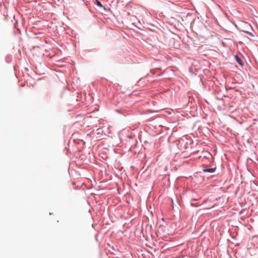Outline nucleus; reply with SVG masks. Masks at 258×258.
Wrapping results in <instances>:
<instances>
[{
	"mask_svg": "<svg viewBox=\"0 0 258 258\" xmlns=\"http://www.w3.org/2000/svg\"><path fill=\"white\" fill-rule=\"evenodd\" d=\"M216 167L210 168H204L203 171L204 172L213 173L216 171Z\"/></svg>",
	"mask_w": 258,
	"mask_h": 258,
	"instance_id": "f257e3e1",
	"label": "nucleus"
},
{
	"mask_svg": "<svg viewBox=\"0 0 258 258\" xmlns=\"http://www.w3.org/2000/svg\"><path fill=\"white\" fill-rule=\"evenodd\" d=\"M235 58L236 61V62L240 66H243V62L242 60L241 59V58L239 57L238 55H235Z\"/></svg>",
	"mask_w": 258,
	"mask_h": 258,
	"instance_id": "f03ea898",
	"label": "nucleus"
},
{
	"mask_svg": "<svg viewBox=\"0 0 258 258\" xmlns=\"http://www.w3.org/2000/svg\"><path fill=\"white\" fill-rule=\"evenodd\" d=\"M150 72L153 74V75L155 76L156 77L161 75V73L159 72V70H152L150 71Z\"/></svg>",
	"mask_w": 258,
	"mask_h": 258,
	"instance_id": "7ed1b4c3",
	"label": "nucleus"
},
{
	"mask_svg": "<svg viewBox=\"0 0 258 258\" xmlns=\"http://www.w3.org/2000/svg\"><path fill=\"white\" fill-rule=\"evenodd\" d=\"M94 3L99 7H100V8H103L104 7L103 6V5H102L101 3L99 1H98V0H95V2Z\"/></svg>",
	"mask_w": 258,
	"mask_h": 258,
	"instance_id": "20e7f679",
	"label": "nucleus"
},
{
	"mask_svg": "<svg viewBox=\"0 0 258 258\" xmlns=\"http://www.w3.org/2000/svg\"><path fill=\"white\" fill-rule=\"evenodd\" d=\"M245 33H246V34L249 35L250 36H253L251 32H250L245 31Z\"/></svg>",
	"mask_w": 258,
	"mask_h": 258,
	"instance_id": "39448f33",
	"label": "nucleus"
},
{
	"mask_svg": "<svg viewBox=\"0 0 258 258\" xmlns=\"http://www.w3.org/2000/svg\"><path fill=\"white\" fill-rule=\"evenodd\" d=\"M191 205L193 207H198L199 205H197V204H194V203H191Z\"/></svg>",
	"mask_w": 258,
	"mask_h": 258,
	"instance_id": "423d86ee",
	"label": "nucleus"
},
{
	"mask_svg": "<svg viewBox=\"0 0 258 258\" xmlns=\"http://www.w3.org/2000/svg\"><path fill=\"white\" fill-rule=\"evenodd\" d=\"M57 62H58V63H59V62H62V60H60H60H58L57 61Z\"/></svg>",
	"mask_w": 258,
	"mask_h": 258,
	"instance_id": "0eeeda50",
	"label": "nucleus"
}]
</instances>
